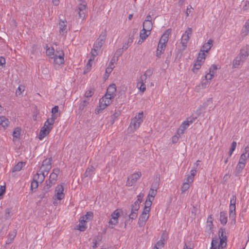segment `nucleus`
<instances>
[{"label": "nucleus", "instance_id": "obj_1", "mask_svg": "<svg viewBox=\"0 0 249 249\" xmlns=\"http://www.w3.org/2000/svg\"><path fill=\"white\" fill-rule=\"evenodd\" d=\"M249 55V50L247 48L241 49L239 54L232 61V68H237L242 65Z\"/></svg>", "mask_w": 249, "mask_h": 249}, {"label": "nucleus", "instance_id": "obj_2", "mask_svg": "<svg viewBox=\"0 0 249 249\" xmlns=\"http://www.w3.org/2000/svg\"><path fill=\"white\" fill-rule=\"evenodd\" d=\"M143 112H141L139 113L137 116L131 119L129 127L131 132H134L139 128L140 124L143 121Z\"/></svg>", "mask_w": 249, "mask_h": 249}, {"label": "nucleus", "instance_id": "obj_3", "mask_svg": "<svg viewBox=\"0 0 249 249\" xmlns=\"http://www.w3.org/2000/svg\"><path fill=\"white\" fill-rule=\"evenodd\" d=\"M80 3L77 6L75 11L77 13L79 18L84 20L87 16L88 10L87 3L85 0L79 1Z\"/></svg>", "mask_w": 249, "mask_h": 249}, {"label": "nucleus", "instance_id": "obj_4", "mask_svg": "<svg viewBox=\"0 0 249 249\" xmlns=\"http://www.w3.org/2000/svg\"><path fill=\"white\" fill-rule=\"evenodd\" d=\"M111 103V98H110V96L108 97L104 95V96L100 99L99 106L95 110V113L96 114L100 113L102 110L106 108Z\"/></svg>", "mask_w": 249, "mask_h": 249}, {"label": "nucleus", "instance_id": "obj_5", "mask_svg": "<svg viewBox=\"0 0 249 249\" xmlns=\"http://www.w3.org/2000/svg\"><path fill=\"white\" fill-rule=\"evenodd\" d=\"M171 32V31L170 29L166 30V31L160 37L158 45V49L164 51V49L166 46V44L168 41L169 36L170 35Z\"/></svg>", "mask_w": 249, "mask_h": 249}, {"label": "nucleus", "instance_id": "obj_6", "mask_svg": "<svg viewBox=\"0 0 249 249\" xmlns=\"http://www.w3.org/2000/svg\"><path fill=\"white\" fill-rule=\"evenodd\" d=\"M192 33V29L191 28H188L185 33L182 35L181 37V43L183 47L182 50H184L187 45L188 42L190 39V36Z\"/></svg>", "mask_w": 249, "mask_h": 249}, {"label": "nucleus", "instance_id": "obj_7", "mask_svg": "<svg viewBox=\"0 0 249 249\" xmlns=\"http://www.w3.org/2000/svg\"><path fill=\"white\" fill-rule=\"evenodd\" d=\"M52 128V126L50 125H47L46 124V122H45L44 126L41 128L38 136V139L40 140H42L45 137V136H46L50 133Z\"/></svg>", "mask_w": 249, "mask_h": 249}, {"label": "nucleus", "instance_id": "obj_8", "mask_svg": "<svg viewBox=\"0 0 249 249\" xmlns=\"http://www.w3.org/2000/svg\"><path fill=\"white\" fill-rule=\"evenodd\" d=\"M225 230L221 228L219 230V237L220 239V245L222 248H224L227 245V237L226 236Z\"/></svg>", "mask_w": 249, "mask_h": 249}, {"label": "nucleus", "instance_id": "obj_9", "mask_svg": "<svg viewBox=\"0 0 249 249\" xmlns=\"http://www.w3.org/2000/svg\"><path fill=\"white\" fill-rule=\"evenodd\" d=\"M142 174L140 172H137L130 176L127 179V184L128 186H131L141 177Z\"/></svg>", "mask_w": 249, "mask_h": 249}, {"label": "nucleus", "instance_id": "obj_10", "mask_svg": "<svg viewBox=\"0 0 249 249\" xmlns=\"http://www.w3.org/2000/svg\"><path fill=\"white\" fill-rule=\"evenodd\" d=\"M56 194L55 196L58 200H62L64 198L65 195L63 193L64 187L62 185H58L55 188Z\"/></svg>", "mask_w": 249, "mask_h": 249}, {"label": "nucleus", "instance_id": "obj_11", "mask_svg": "<svg viewBox=\"0 0 249 249\" xmlns=\"http://www.w3.org/2000/svg\"><path fill=\"white\" fill-rule=\"evenodd\" d=\"M51 160V158L44 160L42 162L40 170H43L45 171H47V174H48L52 167Z\"/></svg>", "mask_w": 249, "mask_h": 249}, {"label": "nucleus", "instance_id": "obj_12", "mask_svg": "<svg viewBox=\"0 0 249 249\" xmlns=\"http://www.w3.org/2000/svg\"><path fill=\"white\" fill-rule=\"evenodd\" d=\"M116 90V86L114 84H111L109 86L107 89V93L105 95L106 97L110 96V98H113L114 96V93Z\"/></svg>", "mask_w": 249, "mask_h": 249}, {"label": "nucleus", "instance_id": "obj_13", "mask_svg": "<svg viewBox=\"0 0 249 249\" xmlns=\"http://www.w3.org/2000/svg\"><path fill=\"white\" fill-rule=\"evenodd\" d=\"M59 168H54L53 170L52 173L50 175L49 179L52 181L53 183H55L56 182L58 175L59 174Z\"/></svg>", "mask_w": 249, "mask_h": 249}, {"label": "nucleus", "instance_id": "obj_14", "mask_svg": "<svg viewBox=\"0 0 249 249\" xmlns=\"http://www.w3.org/2000/svg\"><path fill=\"white\" fill-rule=\"evenodd\" d=\"M64 53L62 51L59 54V55H57L55 54V56L52 57V58H54V62L58 65H60L64 62Z\"/></svg>", "mask_w": 249, "mask_h": 249}, {"label": "nucleus", "instance_id": "obj_15", "mask_svg": "<svg viewBox=\"0 0 249 249\" xmlns=\"http://www.w3.org/2000/svg\"><path fill=\"white\" fill-rule=\"evenodd\" d=\"M106 37L104 36L102 37L98 38L94 44L93 47L96 50H100L102 46L104 44Z\"/></svg>", "mask_w": 249, "mask_h": 249}, {"label": "nucleus", "instance_id": "obj_16", "mask_svg": "<svg viewBox=\"0 0 249 249\" xmlns=\"http://www.w3.org/2000/svg\"><path fill=\"white\" fill-rule=\"evenodd\" d=\"M213 40L210 39L208 42L205 43L203 46L202 49H201V52H208L213 45Z\"/></svg>", "mask_w": 249, "mask_h": 249}, {"label": "nucleus", "instance_id": "obj_17", "mask_svg": "<svg viewBox=\"0 0 249 249\" xmlns=\"http://www.w3.org/2000/svg\"><path fill=\"white\" fill-rule=\"evenodd\" d=\"M189 126L188 122L184 121L180 125L179 128L178 129L177 132V135L180 136L181 135L184 133L185 130H186Z\"/></svg>", "mask_w": 249, "mask_h": 249}, {"label": "nucleus", "instance_id": "obj_18", "mask_svg": "<svg viewBox=\"0 0 249 249\" xmlns=\"http://www.w3.org/2000/svg\"><path fill=\"white\" fill-rule=\"evenodd\" d=\"M59 33L60 34L63 35L65 33H66L67 32L66 21L60 20L59 23Z\"/></svg>", "mask_w": 249, "mask_h": 249}, {"label": "nucleus", "instance_id": "obj_19", "mask_svg": "<svg viewBox=\"0 0 249 249\" xmlns=\"http://www.w3.org/2000/svg\"><path fill=\"white\" fill-rule=\"evenodd\" d=\"M149 215L142 213L140 216L138 221V224L140 227H143L145 225L146 222L149 218Z\"/></svg>", "mask_w": 249, "mask_h": 249}, {"label": "nucleus", "instance_id": "obj_20", "mask_svg": "<svg viewBox=\"0 0 249 249\" xmlns=\"http://www.w3.org/2000/svg\"><path fill=\"white\" fill-rule=\"evenodd\" d=\"M235 205H230L229 217L232 219L234 224L235 223Z\"/></svg>", "mask_w": 249, "mask_h": 249}, {"label": "nucleus", "instance_id": "obj_21", "mask_svg": "<svg viewBox=\"0 0 249 249\" xmlns=\"http://www.w3.org/2000/svg\"><path fill=\"white\" fill-rule=\"evenodd\" d=\"M152 29V21H144L143 23L142 31H147L150 34V31Z\"/></svg>", "mask_w": 249, "mask_h": 249}, {"label": "nucleus", "instance_id": "obj_22", "mask_svg": "<svg viewBox=\"0 0 249 249\" xmlns=\"http://www.w3.org/2000/svg\"><path fill=\"white\" fill-rule=\"evenodd\" d=\"M57 116L58 114H52V117L51 118L48 119L45 122L46 124L47 125H50L53 127L54 121L56 119Z\"/></svg>", "mask_w": 249, "mask_h": 249}, {"label": "nucleus", "instance_id": "obj_23", "mask_svg": "<svg viewBox=\"0 0 249 249\" xmlns=\"http://www.w3.org/2000/svg\"><path fill=\"white\" fill-rule=\"evenodd\" d=\"M153 72V71L152 69H148L140 78L142 79V81H146L147 77H149L152 75Z\"/></svg>", "mask_w": 249, "mask_h": 249}, {"label": "nucleus", "instance_id": "obj_24", "mask_svg": "<svg viewBox=\"0 0 249 249\" xmlns=\"http://www.w3.org/2000/svg\"><path fill=\"white\" fill-rule=\"evenodd\" d=\"M145 82V81H142V79L140 78V81L138 82L137 85L138 88L142 93H143L146 90L145 85H144Z\"/></svg>", "mask_w": 249, "mask_h": 249}, {"label": "nucleus", "instance_id": "obj_25", "mask_svg": "<svg viewBox=\"0 0 249 249\" xmlns=\"http://www.w3.org/2000/svg\"><path fill=\"white\" fill-rule=\"evenodd\" d=\"M9 120L5 116L0 117V125L4 128L8 126Z\"/></svg>", "mask_w": 249, "mask_h": 249}, {"label": "nucleus", "instance_id": "obj_26", "mask_svg": "<svg viewBox=\"0 0 249 249\" xmlns=\"http://www.w3.org/2000/svg\"><path fill=\"white\" fill-rule=\"evenodd\" d=\"M87 222L85 221L84 219H82L81 218L79 221V224L78 225V229L81 231H84L86 230L87 229V226H86L85 223Z\"/></svg>", "mask_w": 249, "mask_h": 249}, {"label": "nucleus", "instance_id": "obj_27", "mask_svg": "<svg viewBox=\"0 0 249 249\" xmlns=\"http://www.w3.org/2000/svg\"><path fill=\"white\" fill-rule=\"evenodd\" d=\"M220 245L219 243L218 239H213L211 243V248L210 249H219Z\"/></svg>", "mask_w": 249, "mask_h": 249}, {"label": "nucleus", "instance_id": "obj_28", "mask_svg": "<svg viewBox=\"0 0 249 249\" xmlns=\"http://www.w3.org/2000/svg\"><path fill=\"white\" fill-rule=\"evenodd\" d=\"M55 183H53L50 180H47L45 182V185L43 187V189L46 192H49L51 187Z\"/></svg>", "mask_w": 249, "mask_h": 249}, {"label": "nucleus", "instance_id": "obj_29", "mask_svg": "<svg viewBox=\"0 0 249 249\" xmlns=\"http://www.w3.org/2000/svg\"><path fill=\"white\" fill-rule=\"evenodd\" d=\"M226 215V213L224 212L220 213V221L223 225H225L227 222V217Z\"/></svg>", "mask_w": 249, "mask_h": 249}, {"label": "nucleus", "instance_id": "obj_30", "mask_svg": "<svg viewBox=\"0 0 249 249\" xmlns=\"http://www.w3.org/2000/svg\"><path fill=\"white\" fill-rule=\"evenodd\" d=\"M95 168L93 166H91L90 168H88L85 172L84 176L85 177H90L94 171Z\"/></svg>", "mask_w": 249, "mask_h": 249}, {"label": "nucleus", "instance_id": "obj_31", "mask_svg": "<svg viewBox=\"0 0 249 249\" xmlns=\"http://www.w3.org/2000/svg\"><path fill=\"white\" fill-rule=\"evenodd\" d=\"M205 53L204 52H200L199 53L196 61L203 63L205 59Z\"/></svg>", "mask_w": 249, "mask_h": 249}, {"label": "nucleus", "instance_id": "obj_32", "mask_svg": "<svg viewBox=\"0 0 249 249\" xmlns=\"http://www.w3.org/2000/svg\"><path fill=\"white\" fill-rule=\"evenodd\" d=\"M93 213L91 212H88L87 213L83 216L81 218L84 219L85 221L87 222V221L91 220L93 217Z\"/></svg>", "mask_w": 249, "mask_h": 249}, {"label": "nucleus", "instance_id": "obj_33", "mask_svg": "<svg viewBox=\"0 0 249 249\" xmlns=\"http://www.w3.org/2000/svg\"><path fill=\"white\" fill-rule=\"evenodd\" d=\"M23 164H25V162H18L13 168V172L19 171L22 169Z\"/></svg>", "mask_w": 249, "mask_h": 249}, {"label": "nucleus", "instance_id": "obj_34", "mask_svg": "<svg viewBox=\"0 0 249 249\" xmlns=\"http://www.w3.org/2000/svg\"><path fill=\"white\" fill-rule=\"evenodd\" d=\"M191 175L188 176L186 180L188 182H190V183L193 182L194 180V177L196 175V169H193L191 171Z\"/></svg>", "mask_w": 249, "mask_h": 249}, {"label": "nucleus", "instance_id": "obj_35", "mask_svg": "<svg viewBox=\"0 0 249 249\" xmlns=\"http://www.w3.org/2000/svg\"><path fill=\"white\" fill-rule=\"evenodd\" d=\"M203 63L196 61L195 64H194L193 68L192 69V71L195 73H196L198 70L200 69V68L201 67V65Z\"/></svg>", "mask_w": 249, "mask_h": 249}, {"label": "nucleus", "instance_id": "obj_36", "mask_svg": "<svg viewBox=\"0 0 249 249\" xmlns=\"http://www.w3.org/2000/svg\"><path fill=\"white\" fill-rule=\"evenodd\" d=\"M245 166V164H244L243 162H239L236 167V172L237 174H239L241 172L243 169L244 168Z\"/></svg>", "mask_w": 249, "mask_h": 249}, {"label": "nucleus", "instance_id": "obj_37", "mask_svg": "<svg viewBox=\"0 0 249 249\" xmlns=\"http://www.w3.org/2000/svg\"><path fill=\"white\" fill-rule=\"evenodd\" d=\"M121 209H117L114 211V212L111 214L112 219H114L118 221V218L120 216V212H121Z\"/></svg>", "mask_w": 249, "mask_h": 249}, {"label": "nucleus", "instance_id": "obj_38", "mask_svg": "<svg viewBox=\"0 0 249 249\" xmlns=\"http://www.w3.org/2000/svg\"><path fill=\"white\" fill-rule=\"evenodd\" d=\"M210 84V82L207 79L205 78V79L202 80L199 86L201 87L202 89H205L208 87Z\"/></svg>", "mask_w": 249, "mask_h": 249}, {"label": "nucleus", "instance_id": "obj_39", "mask_svg": "<svg viewBox=\"0 0 249 249\" xmlns=\"http://www.w3.org/2000/svg\"><path fill=\"white\" fill-rule=\"evenodd\" d=\"M157 190L150 189L147 197L150 198L152 200H154V198L157 194Z\"/></svg>", "mask_w": 249, "mask_h": 249}, {"label": "nucleus", "instance_id": "obj_40", "mask_svg": "<svg viewBox=\"0 0 249 249\" xmlns=\"http://www.w3.org/2000/svg\"><path fill=\"white\" fill-rule=\"evenodd\" d=\"M89 104V102L88 100H84L82 101L80 104L79 107V109L81 111H82L84 109L85 107L87 106Z\"/></svg>", "mask_w": 249, "mask_h": 249}, {"label": "nucleus", "instance_id": "obj_41", "mask_svg": "<svg viewBox=\"0 0 249 249\" xmlns=\"http://www.w3.org/2000/svg\"><path fill=\"white\" fill-rule=\"evenodd\" d=\"M20 130H21V129L19 127H18L16 128L13 132V137L16 138H19V137L20 135Z\"/></svg>", "mask_w": 249, "mask_h": 249}, {"label": "nucleus", "instance_id": "obj_42", "mask_svg": "<svg viewBox=\"0 0 249 249\" xmlns=\"http://www.w3.org/2000/svg\"><path fill=\"white\" fill-rule=\"evenodd\" d=\"M189 183H191L190 182H188L187 180H186V181L183 184V185L181 188V190L182 193L185 192L189 188Z\"/></svg>", "mask_w": 249, "mask_h": 249}, {"label": "nucleus", "instance_id": "obj_43", "mask_svg": "<svg viewBox=\"0 0 249 249\" xmlns=\"http://www.w3.org/2000/svg\"><path fill=\"white\" fill-rule=\"evenodd\" d=\"M4 218L5 219H9L12 215V209L7 208L5 211Z\"/></svg>", "mask_w": 249, "mask_h": 249}, {"label": "nucleus", "instance_id": "obj_44", "mask_svg": "<svg viewBox=\"0 0 249 249\" xmlns=\"http://www.w3.org/2000/svg\"><path fill=\"white\" fill-rule=\"evenodd\" d=\"M118 223V221L112 219L111 218L108 222V227L111 229H113L114 228V226L116 225Z\"/></svg>", "mask_w": 249, "mask_h": 249}, {"label": "nucleus", "instance_id": "obj_45", "mask_svg": "<svg viewBox=\"0 0 249 249\" xmlns=\"http://www.w3.org/2000/svg\"><path fill=\"white\" fill-rule=\"evenodd\" d=\"M236 146V142H233L231 143V147L230 149V151H229V157H231L233 152L235 149Z\"/></svg>", "mask_w": 249, "mask_h": 249}, {"label": "nucleus", "instance_id": "obj_46", "mask_svg": "<svg viewBox=\"0 0 249 249\" xmlns=\"http://www.w3.org/2000/svg\"><path fill=\"white\" fill-rule=\"evenodd\" d=\"M100 51L99 50H96L95 48L93 47V48L91 50L90 53H91V57L92 59H94V58L98 54V53Z\"/></svg>", "mask_w": 249, "mask_h": 249}, {"label": "nucleus", "instance_id": "obj_47", "mask_svg": "<svg viewBox=\"0 0 249 249\" xmlns=\"http://www.w3.org/2000/svg\"><path fill=\"white\" fill-rule=\"evenodd\" d=\"M24 86L22 85H20L16 90V94L17 95H20L22 93V92L24 91Z\"/></svg>", "mask_w": 249, "mask_h": 249}, {"label": "nucleus", "instance_id": "obj_48", "mask_svg": "<svg viewBox=\"0 0 249 249\" xmlns=\"http://www.w3.org/2000/svg\"><path fill=\"white\" fill-rule=\"evenodd\" d=\"M244 30H245V36H247L249 33V19L247 20L244 26Z\"/></svg>", "mask_w": 249, "mask_h": 249}, {"label": "nucleus", "instance_id": "obj_49", "mask_svg": "<svg viewBox=\"0 0 249 249\" xmlns=\"http://www.w3.org/2000/svg\"><path fill=\"white\" fill-rule=\"evenodd\" d=\"M159 180L156 179L152 183L150 189H153L154 190H157V189L159 188Z\"/></svg>", "mask_w": 249, "mask_h": 249}, {"label": "nucleus", "instance_id": "obj_50", "mask_svg": "<svg viewBox=\"0 0 249 249\" xmlns=\"http://www.w3.org/2000/svg\"><path fill=\"white\" fill-rule=\"evenodd\" d=\"M46 53L48 56H49L51 57L55 56V54H54V49L53 48H48L46 50Z\"/></svg>", "mask_w": 249, "mask_h": 249}, {"label": "nucleus", "instance_id": "obj_51", "mask_svg": "<svg viewBox=\"0 0 249 249\" xmlns=\"http://www.w3.org/2000/svg\"><path fill=\"white\" fill-rule=\"evenodd\" d=\"M38 186V181H36L35 180H33L31 184V189L32 191H33L34 189H36Z\"/></svg>", "mask_w": 249, "mask_h": 249}, {"label": "nucleus", "instance_id": "obj_52", "mask_svg": "<svg viewBox=\"0 0 249 249\" xmlns=\"http://www.w3.org/2000/svg\"><path fill=\"white\" fill-rule=\"evenodd\" d=\"M143 32H141L140 34V37L141 39L143 41L145 40L148 36L149 34H147L146 32H148L147 31H142Z\"/></svg>", "mask_w": 249, "mask_h": 249}, {"label": "nucleus", "instance_id": "obj_53", "mask_svg": "<svg viewBox=\"0 0 249 249\" xmlns=\"http://www.w3.org/2000/svg\"><path fill=\"white\" fill-rule=\"evenodd\" d=\"M93 93H94V89H90L89 90H88L87 91H86L84 96L86 98L90 97L92 96Z\"/></svg>", "mask_w": 249, "mask_h": 249}, {"label": "nucleus", "instance_id": "obj_54", "mask_svg": "<svg viewBox=\"0 0 249 249\" xmlns=\"http://www.w3.org/2000/svg\"><path fill=\"white\" fill-rule=\"evenodd\" d=\"M153 200H152V199H151L150 198H148L147 197V199L145 201V207H147V208H150L151 205H152V201Z\"/></svg>", "mask_w": 249, "mask_h": 249}, {"label": "nucleus", "instance_id": "obj_55", "mask_svg": "<svg viewBox=\"0 0 249 249\" xmlns=\"http://www.w3.org/2000/svg\"><path fill=\"white\" fill-rule=\"evenodd\" d=\"M40 175L41 176L40 177V182H42L44 178H45V177L46 175H47L48 174H47V171H45L43 170H40Z\"/></svg>", "mask_w": 249, "mask_h": 249}, {"label": "nucleus", "instance_id": "obj_56", "mask_svg": "<svg viewBox=\"0 0 249 249\" xmlns=\"http://www.w3.org/2000/svg\"><path fill=\"white\" fill-rule=\"evenodd\" d=\"M137 31V29L133 30V35L129 37V38L128 39L127 44H130V45L132 43V42L133 41V39H134L133 35L134 34L136 33Z\"/></svg>", "mask_w": 249, "mask_h": 249}, {"label": "nucleus", "instance_id": "obj_57", "mask_svg": "<svg viewBox=\"0 0 249 249\" xmlns=\"http://www.w3.org/2000/svg\"><path fill=\"white\" fill-rule=\"evenodd\" d=\"M140 205L136 204H133L131 206V211L133 212H137L138 210L139 209Z\"/></svg>", "mask_w": 249, "mask_h": 249}, {"label": "nucleus", "instance_id": "obj_58", "mask_svg": "<svg viewBox=\"0 0 249 249\" xmlns=\"http://www.w3.org/2000/svg\"><path fill=\"white\" fill-rule=\"evenodd\" d=\"M137 217V212L131 211V213L129 215V217L131 219H135Z\"/></svg>", "mask_w": 249, "mask_h": 249}, {"label": "nucleus", "instance_id": "obj_59", "mask_svg": "<svg viewBox=\"0 0 249 249\" xmlns=\"http://www.w3.org/2000/svg\"><path fill=\"white\" fill-rule=\"evenodd\" d=\"M207 224L208 226L210 227L211 229L212 228V226L213 225V218L211 215H210L207 219Z\"/></svg>", "mask_w": 249, "mask_h": 249}, {"label": "nucleus", "instance_id": "obj_60", "mask_svg": "<svg viewBox=\"0 0 249 249\" xmlns=\"http://www.w3.org/2000/svg\"><path fill=\"white\" fill-rule=\"evenodd\" d=\"M249 9V0H247L244 5L243 6V10L244 11H247Z\"/></svg>", "mask_w": 249, "mask_h": 249}, {"label": "nucleus", "instance_id": "obj_61", "mask_svg": "<svg viewBox=\"0 0 249 249\" xmlns=\"http://www.w3.org/2000/svg\"><path fill=\"white\" fill-rule=\"evenodd\" d=\"M5 192V186H1L0 188V199L2 197V196Z\"/></svg>", "mask_w": 249, "mask_h": 249}, {"label": "nucleus", "instance_id": "obj_62", "mask_svg": "<svg viewBox=\"0 0 249 249\" xmlns=\"http://www.w3.org/2000/svg\"><path fill=\"white\" fill-rule=\"evenodd\" d=\"M163 50H161L160 49H157V52H156V56L158 58H160L161 54L163 53H164Z\"/></svg>", "mask_w": 249, "mask_h": 249}, {"label": "nucleus", "instance_id": "obj_63", "mask_svg": "<svg viewBox=\"0 0 249 249\" xmlns=\"http://www.w3.org/2000/svg\"><path fill=\"white\" fill-rule=\"evenodd\" d=\"M48 192H46L44 189H43L42 192L39 195L38 197L40 198L41 199H42L44 197H46V194Z\"/></svg>", "mask_w": 249, "mask_h": 249}, {"label": "nucleus", "instance_id": "obj_64", "mask_svg": "<svg viewBox=\"0 0 249 249\" xmlns=\"http://www.w3.org/2000/svg\"><path fill=\"white\" fill-rule=\"evenodd\" d=\"M164 245L163 241L162 240H159L155 246H157L158 248L163 247Z\"/></svg>", "mask_w": 249, "mask_h": 249}]
</instances>
